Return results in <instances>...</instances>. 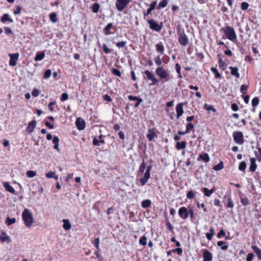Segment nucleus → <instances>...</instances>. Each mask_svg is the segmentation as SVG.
I'll use <instances>...</instances> for the list:
<instances>
[{"mask_svg": "<svg viewBox=\"0 0 261 261\" xmlns=\"http://www.w3.org/2000/svg\"><path fill=\"white\" fill-rule=\"evenodd\" d=\"M59 138L57 136H54L53 138V143L54 144V148L58 150H59Z\"/></svg>", "mask_w": 261, "mask_h": 261, "instance_id": "72a5a7b5", "label": "nucleus"}, {"mask_svg": "<svg viewBox=\"0 0 261 261\" xmlns=\"http://www.w3.org/2000/svg\"><path fill=\"white\" fill-rule=\"evenodd\" d=\"M187 142L186 141L177 142L175 145V147L178 150L185 149L186 147Z\"/></svg>", "mask_w": 261, "mask_h": 261, "instance_id": "bb28decb", "label": "nucleus"}, {"mask_svg": "<svg viewBox=\"0 0 261 261\" xmlns=\"http://www.w3.org/2000/svg\"><path fill=\"white\" fill-rule=\"evenodd\" d=\"M75 124L78 129L81 130H83L86 126L85 121L81 117H79L76 119Z\"/></svg>", "mask_w": 261, "mask_h": 261, "instance_id": "f8f14e48", "label": "nucleus"}, {"mask_svg": "<svg viewBox=\"0 0 261 261\" xmlns=\"http://www.w3.org/2000/svg\"><path fill=\"white\" fill-rule=\"evenodd\" d=\"M187 102H181L177 104L176 106L175 109L176 112V117L179 119L180 117L183 114L184 111L183 109V106L187 104Z\"/></svg>", "mask_w": 261, "mask_h": 261, "instance_id": "9b49d317", "label": "nucleus"}, {"mask_svg": "<svg viewBox=\"0 0 261 261\" xmlns=\"http://www.w3.org/2000/svg\"><path fill=\"white\" fill-rule=\"evenodd\" d=\"M241 202L243 205L247 206L250 204V201L247 198H241Z\"/></svg>", "mask_w": 261, "mask_h": 261, "instance_id": "8fccbe9b", "label": "nucleus"}, {"mask_svg": "<svg viewBox=\"0 0 261 261\" xmlns=\"http://www.w3.org/2000/svg\"><path fill=\"white\" fill-rule=\"evenodd\" d=\"M218 64L220 69L224 71L226 69L227 65L224 62L221 58L219 59Z\"/></svg>", "mask_w": 261, "mask_h": 261, "instance_id": "7c9ffc66", "label": "nucleus"}, {"mask_svg": "<svg viewBox=\"0 0 261 261\" xmlns=\"http://www.w3.org/2000/svg\"><path fill=\"white\" fill-rule=\"evenodd\" d=\"M26 174L28 177H34L36 175V172L32 170L28 171Z\"/></svg>", "mask_w": 261, "mask_h": 261, "instance_id": "bf43d9fd", "label": "nucleus"}, {"mask_svg": "<svg viewBox=\"0 0 261 261\" xmlns=\"http://www.w3.org/2000/svg\"><path fill=\"white\" fill-rule=\"evenodd\" d=\"M154 62L155 63V64L159 66H161V65L162 64V61L161 59L160 58V57L159 56L156 57L154 58Z\"/></svg>", "mask_w": 261, "mask_h": 261, "instance_id": "13d9d810", "label": "nucleus"}, {"mask_svg": "<svg viewBox=\"0 0 261 261\" xmlns=\"http://www.w3.org/2000/svg\"><path fill=\"white\" fill-rule=\"evenodd\" d=\"M258 152L255 151V155L259 162H261V148L257 147Z\"/></svg>", "mask_w": 261, "mask_h": 261, "instance_id": "a18cd8bd", "label": "nucleus"}, {"mask_svg": "<svg viewBox=\"0 0 261 261\" xmlns=\"http://www.w3.org/2000/svg\"><path fill=\"white\" fill-rule=\"evenodd\" d=\"M63 227L65 230H68L71 228V226L69 222V221L68 219H63Z\"/></svg>", "mask_w": 261, "mask_h": 261, "instance_id": "473e14b6", "label": "nucleus"}, {"mask_svg": "<svg viewBox=\"0 0 261 261\" xmlns=\"http://www.w3.org/2000/svg\"><path fill=\"white\" fill-rule=\"evenodd\" d=\"M247 167L246 163L245 161H242L239 166V169L240 171H244Z\"/></svg>", "mask_w": 261, "mask_h": 261, "instance_id": "79ce46f5", "label": "nucleus"}, {"mask_svg": "<svg viewBox=\"0 0 261 261\" xmlns=\"http://www.w3.org/2000/svg\"><path fill=\"white\" fill-rule=\"evenodd\" d=\"M201 191L203 192L204 196L209 197L215 192V190L214 188L210 190L204 187L201 189Z\"/></svg>", "mask_w": 261, "mask_h": 261, "instance_id": "aec40b11", "label": "nucleus"}, {"mask_svg": "<svg viewBox=\"0 0 261 261\" xmlns=\"http://www.w3.org/2000/svg\"><path fill=\"white\" fill-rule=\"evenodd\" d=\"M128 98L129 100H137V102L135 105V107H138L139 106V105L140 104V103L141 102H142V101H143L142 98H139L137 96H135L133 95H129L128 96Z\"/></svg>", "mask_w": 261, "mask_h": 261, "instance_id": "a878e982", "label": "nucleus"}, {"mask_svg": "<svg viewBox=\"0 0 261 261\" xmlns=\"http://www.w3.org/2000/svg\"><path fill=\"white\" fill-rule=\"evenodd\" d=\"M168 0H162V1H161L159 3V5L157 7V9H161L162 8H164L165 7H166L167 6V5H168Z\"/></svg>", "mask_w": 261, "mask_h": 261, "instance_id": "e433bc0d", "label": "nucleus"}, {"mask_svg": "<svg viewBox=\"0 0 261 261\" xmlns=\"http://www.w3.org/2000/svg\"><path fill=\"white\" fill-rule=\"evenodd\" d=\"M248 87V85H242L241 86V88H240V92H241V93L242 94H246V92L247 91Z\"/></svg>", "mask_w": 261, "mask_h": 261, "instance_id": "603ef678", "label": "nucleus"}, {"mask_svg": "<svg viewBox=\"0 0 261 261\" xmlns=\"http://www.w3.org/2000/svg\"><path fill=\"white\" fill-rule=\"evenodd\" d=\"M233 137L234 141L238 144H243L244 136L241 132H233Z\"/></svg>", "mask_w": 261, "mask_h": 261, "instance_id": "423d86ee", "label": "nucleus"}, {"mask_svg": "<svg viewBox=\"0 0 261 261\" xmlns=\"http://www.w3.org/2000/svg\"><path fill=\"white\" fill-rule=\"evenodd\" d=\"M102 48H103V51L106 54H110L111 53L110 49L108 47V46L106 44H105V43L103 44V45H102Z\"/></svg>", "mask_w": 261, "mask_h": 261, "instance_id": "680f3d73", "label": "nucleus"}, {"mask_svg": "<svg viewBox=\"0 0 261 261\" xmlns=\"http://www.w3.org/2000/svg\"><path fill=\"white\" fill-rule=\"evenodd\" d=\"M151 205V201L149 199L144 200L142 201L141 206L144 208H147L150 207Z\"/></svg>", "mask_w": 261, "mask_h": 261, "instance_id": "2f4dec72", "label": "nucleus"}, {"mask_svg": "<svg viewBox=\"0 0 261 261\" xmlns=\"http://www.w3.org/2000/svg\"><path fill=\"white\" fill-rule=\"evenodd\" d=\"M150 178V172L145 171L143 177L140 179L141 184L142 186H144L148 181L149 179Z\"/></svg>", "mask_w": 261, "mask_h": 261, "instance_id": "f3484780", "label": "nucleus"}, {"mask_svg": "<svg viewBox=\"0 0 261 261\" xmlns=\"http://www.w3.org/2000/svg\"><path fill=\"white\" fill-rule=\"evenodd\" d=\"M100 5L98 3H94L92 5V10L94 13H96L99 11Z\"/></svg>", "mask_w": 261, "mask_h": 261, "instance_id": "58836bf2", "label": "nucleus"}, {"mask_svg": "<svg viewBox=\"0 0 261 261\" xmlns=\"http://www.w3.org/2000/svg\"><path fill=\"white\" fill-rule=\"evenodd\" d=\"M51 75V70L50 69H47L43 75V79H49Z\"/></svg>", "mask_w": 261, "mask_h": 261, "instance_id": "c03bdc74", "label": "nucleus"}, {"mask_svg": "<svg viewBox=\"0 0 261 261\" xmlns=\"http://www.w3.org/2000/svg\"><path fill=\"white\" fill-rule=\"evenodd\" d=\"M45 57V53L44 51H42L41 53L38 54L36 55L34 60L35 61H41Z\"/></svg>", "mask_w": 261, "mask_h": 261, "instance_id": "c9c22d12", "label": "nucleus"}, {"mask_svg": "<svg viewBox=\"0 0 261 261\" xmlns=\"http://www.w3.org/2000/svg\"><path fill=\"white\" fill-rule=\"evenodd\" d=\"M227 207L229 208H232L234 206L233 202L230 197H228L227 199Z\"/></svg>", "mask_w": 261, "mask_h": 261, "instance_id": "4d7b16f0", "label": "nucleus"}, {"mask_svg": "<svg viewBox=\"0 0 261 261\" xmlns=\"http://www.w3.org/2000/svg\"><path fill=\"white\" fill-rule=\"evenodd\" d=\"M68 99V94L67 93H63L60 97L61 101H64Z\"/></svg>", "mask_w": 261, "mask_h": 261, "instance_id": "052dcab7", "label": "nucleus"}, {"mask_svg": "<svg viewBox=\"0 0 261 261\" xmlns=\"http://www.w3.org/2000/svg\"><path fill=\"white\" fill-rule=\"evenodd\" d=\"M178 42L180 45L185 46H186L189 43L188 37L186 35L184 30L178 35Z\"/></svg>", "mask_w": 261, "mask_h": 261, "instance_id": "0eeeda50", "label": "nucleus"}, {"mask_svg": "<svg viewBox=\"0 0 261 261\" xmlns=\"http://www.w3.org/2000/svg\"><path fill=\"white\" fill-rule=\"evenodd\" d=\"M223 29L225 35L228 39L233 42L237 39V35L233 28L227 26Z\"/></svg>", "mask_w": 261, "mask_h": 261, "instance_id": "7ed1b4c3", "label": "nucleus"}, {"mask_svg": "<svg viewBox=\"0 0 261 261\" xmlns=\"http://www.w3.org/2000/svg\"><path fill=\"white\" fill-rule=\"evenodd\" d=\"M16 222V219L14 218H10L8 217L6 220V224L7 225L10 226Z\"/></svg>", "mask_w": 261, "mask_h": 261, "instance_id": "de8ad7c7", "label": "nucleus"}, {"mask_svg": "<svg viewBox=\"0 0 261 261\" xmlns=\"http://www.w3.org/2000/svg\"><path fill=\"white\" fill-rule=\"evenodd\" d=\"M22 217L25 225L30 227L33 222V218L32 214L28 209H24L22 213Z\"/></svg>", "mask_w": 261, "mask_h": 261, "instance_id": "f257e3e1", "label": "nucleus"}, {"mask_svg": "<svg viewBox=\"0 0 261 261\" xmlns=\"http://www.w3.org/2000/svg\"><path fill=\"white\" fill-rule=\"evenodd\" d=\"M249 4L247 2H242L241 5V8L243 10H246L249 7Z\"/></svg>", "mask_w": 261, "mask_h": 261, "instance_id": "0e129e2a", "label": "nucleus"}, {"mask_svg": "<svg viewBox=\"0 0 261 261\" xmlns=\"http://www.w3.org/2000/svg\"><path fill=\"white\" fill-rule=\"evenodd\" d=\"M3 185L6 191L12 194L16 195V192L15 189L9 184L8 182H4Z\"/></svg>", "mask_w": 261, "mask_h": 261, "instance_id": "6ab92c4d", "label": "nucleus"}, {"mask_svg": "<svg viewBox=\"0 0 261 261\" xmlns=\"http://www.w3.org/2000/svg\"><path fill=\"white\" fill-rule=\"evenodd\" d=\"M200 160L203 161L205 163L208 162L210 161L208 154L206 153L200 154L198 158V161H199Z\"/></svg>", "mask_w": 261, "mask_h": 261, "instance_id": "cd10ccee", "label": "nucleus"}, {"mask_svg": "<svg viewBox=\"0 0 261 261\" xmlns=\"http://www.w3.org/2000/svg\"><path fill=\"white\" fill-rule=\"evenodd\" d=\"M99 238H95L92 242V244L96 248V249L99 251L100 250V249H99Z\"/></svg>", "mask_w": 261, "mask_h": 261, "instance_id": "37998d69", "label": "nucleus"}, {"mask_svg": "<svg viewBox=\"0 0 261 261\" xmlns=\"http://www.w3.org/2000/svg\"><path fill=\"white\" fill-rule=\"evenodd\" d=\"M187 198L189 199H192L195 197V194L194 192L192 190L189 191L186 195Z\"/></svg>", "mask_w": 261, "mask_h": 261, "instance_id": "864d4df0", "label": "nucleus"}, {"mask_svg": "<svg viewBox=\"0 0 261 261\" xmlns=\"http://www.w3.org/2000/svg\"><path fill=\"white\" fill-rule=\"evenodd\" d=\"M36 125V121L35 120H33L29 122L26 129L27 133L28 134H31L33 132Z\"/></svg>", "mask_w": 261, "mask_h": 261, "instance_id": "dca6fc26", "label": "nucleus"}, {"mask_svg": "<svg viewBox=\"0 0 261 261\" xmlns=\"http://www.w3.org/2000/svg\"><path fill=\"white\" fill-rule=\"evenodd\" d=\"M1 20L3 23H5L6 21H9L11 23L13 22V19L10 17L9 15L7 13H5L3 15Z\"/></svg>", "mask_w": 261, "mask_h": 261, "instance_id": "c85d7f7f", "label": "nucleus"}, {"mask_svg": "<svg viewBox=\"0 0 261 261\" xmlns=\"http://www.w3.org/2000/svg\"><path fill=\"white\" fill-rule=\"evenodd\" d=\"M189 215L191 218H193L195 216L194 210L193 207L190 208L188 210Z\"/></svg>", "mask_w": 261, "mask_h": 261, "instance_id": "69168bd1", "label": "nucleus"}, {"mask_svg": "<svg viewBox=\"0 0 261 261\" xmlns=\"http://www.w3.org/2000/svg\"><path fill=\"white\" fill-rule=\"evenodd\" d=\"M147 22L149 25V28L153 31L156 32H160L162 29L163 22H161L160 24H159L156 21L153 19H148Z\"/></svg>", "mask_w": 261, "mask_h": 261, "instance_id": "20e7f679", "label": "nucleus"}, {"mask_svg": "<svg viewBox=\"0 0 261 261\" xmlns=\"http://www.w3.org/2000/svg\"><path fill=\"white\" fill-rule=\"evenodd\" d=\"M144 74H145V75L147 77V79L150 81H151V83L149 84V85L150 86H153V85H154L155 84H156L158 82V79L155 77V75L153 74V73H152L150 71H149V70H145L144 71Z\"/></svg>", "mask_w": 261, "mask_h": 261, "instance_id": "6e6552de", "label": "nucleus"}, {"mask_svg": "<svg viewBox=\"0 0 261 261\" xmlns=\"http://www.w3.org/2000/svg\"><path fill=\"white\" fill-rule=\"evenodd\" d=\"M217 245L221 247V249L223 250H226L228 248V244L226 242L218 241L217 242Z\"/></svg>", "mask_w": 261, "mask_h": 261, "instance_id": "c756f323", "label": "nucleus"}, {"mask_svg": "<svg viewBox=\"0 0 261 261\" xmlns=\"http://www.w3.org/2000/svg\"><path fill=\"white\" fill-rule=\"evenodd\" d=\"M0 241L3 243H10L11 241L10 237L7 234L6 231H2L0 233Z\"/></svg>", "mask_w": 261, "mask_h": 261, "instance_id": "2eb2a0df", "label": "nucleus"}, {"mask_svg": "<svg viewBox=\"0 0 261 261\" xmlns=\"http://www.w3.org/2000/svg\"><path fill=\"white\" fill-rule=\"evenodd\" d=\"M203 261H211L213 258L212 253L207 250H204L203 251Z\"/></svg>", "mask_w": 261, "mask_h": 261, "instance_id": "a211bd4d", "label": "nucleus"}, {"mask_svg": "<svg viewBox=\"0 0 261 261\" xmlns=\"http://www.w3.org/2000/svg\"><path fill=\"white\" fill-rule=\"evenodd\" d=\"M176 72L178 73V77L182 79V76L181 74V67L178 63H176L175 65Z\"/></svg>", "mask_w": 261, "mask_h": 261, "instance_id": "a19ab883", "label": "nucleus"}, {"mask_svg": "<svg viewBox=\"0 0 261 261\" xmlns=\"http://www.w3.org/2000/svg\"><path fill=\"white\" fill-rule=\"evenodd\" d=\"M194 127V125L191 123H188L186 126V132L189 133L191 130L193 129Z\"/></svg>", "mask_w": 261, "mask_h": 261, "instance_id": "e2e57ef3", "label": "nucleus"}, {"mask_svg": "<svg viewBox=\"0 0 261 261\" xmlns=\"http://www.w3.org/2000/svg\"><path fill=\"white\" fill-rule=\"evenodd\" d=\"M211 70L215 74L216 78H219L221 76V74L218 72V70L215 67H212Z\"/></svg>", "mask_w": 261, "mask_h": 261, "instance_id": "49530a36", "label": "nucleus"}, {"mask_svg": "<svg viewBox=\"0 0 261 261\" xmlns=\"http://www.w3.org/2000/svg\"><path fill=\"white\" fill-rule=\"evenodd\" d=\"M229 69L230 70V73L232 75L234 76L236 78L239 79L240 76V73L238 72V68L237 67L230 66Z\"/></svg>", "mask_w": 261, "mask_h": 261, "instance_id": "b1692460", "label": "nucleus"}, {"mask_svg": "<svg viewBox=\"0 0 261 261\" xmlns=\"http://www.w3.org/2000/svg\"><path fill=\"white\" fill-rule=\"evenodd\" d=\"M112 73L114 75H117L118 76H120L121 75V73L120 71L116 68L113 69Z\"/></svg>", "mask_w": 261, "mask_h": 261, "instance_id": "338daca9", "label": "nucleus"}, {"mask_svg": "<svg viewBox=\"0 0 261 261\" xmlns=\"http://www.w3.org/2000/svg\"><path fill=\"white\" fill-rule=\"evenodd\" d=\"M146 137L149 141H152L154 138L157 137L154 128L148 129V133L146 135Z\"/></svg>", "mask_w": 261, "mask_h": 261, "instance_id": "ddd939ff", "label": "nucleus"}, {"mask_svg": "<svg viewBox=\"0 0 261 261\" xmlns=\"http://www.w3.org/2000/svg\"><path fill=\"white\" fill-rule=\"evenodd\" d=\"M50 20L53 23H56L58 21L57 15L55 12L51 13L49 15Z\"/></svg>", "mask_w": 261, "mask_h": 261, "instance_id": "f704fd0d", "label": "nucleus"}, {"mask_svg": "<svg viewBox=\"0 0 261 261\" xmlns=\"http://www.w3.org/2000/svg\"><path fill=\"white\" fill-rule=\"evenodd\" d=\"M259 103V98L258 97H254L251 101L252 107H256Z\"/></svg>", "mask_w": 261, "mask_h": 261, "instance_id": "ea45409f", "label": "nucleus"}, {"mask_svg": "<svg viewBox=\"0 0 261 261\" xmlns=\"http://www.w3.org/2000/svg\"><path fill=\"white\" fill-rule=\"evenodd\" d=\"M155 47L158 53H159L161 55H163L164 54L165 47L161 42L156 44Z\"/></svg>", "mask_w": 261, "mask_h": 261, "instance_id": "393cba45", "label": "nucleus"}, {"mask_svg": "<svg viewBox=\"0 0 261 261\" xmlns=\"http://www.w3.org/2000/svg\"><path fill=\"white\" fill-rule=\"evenodd\" d=\"M103 135H100L98 136V138H95L93 140V143L94 145L100 146V143L104 144L105 140L102 139Z\"/></svg>", "mask_w": 261, "mask_h": 261, "instance_id": "412c9836", "label": "nucleus"}, {"mask_svg": "<svg viewBox=\"0 0 261 261\" xmlns=\"http://www.w3.org/2000/svg\"><path fill=\"white\" fill-rule=\"evenodd\" d=\"M223 168V165L222 162L218 164L213 167L214 170H215V171H219Z\"/></svg>", "mask_w": 261, "mask_h": 261, "instance_id": "6e6d98bb", "label": "nucleus"}, {"mask_svg": "<svg viewBox=\"0 0 261 261\" xmlns=\"http://www.w3.org/2000/svg\"><path fill=\"white\" fill-rule=\"evenodd\" d=\"M139 244L143 246H145L147 244V238L145 236H142L139 240Z\"/></svg>", "mask_w": 261, "mask_h": 261, "instance_id": "09e8293b", "label": "nucleus"}, {"mask_svg": "<svg viewBox=\"0 0 261 261\" xmlns=\"http://www.w3.org/2000/svg\"><path fill=\"white\" fill-rule=\"evenodd\" d=\"M250 165L249 167V170L251 172H254L257 168V165L256 164V159L252 158L250 159Z\"/></svg>", "mask_w": 261, "mask_h": 261, "instance_id": "4be33fe9", "label": "nucleus"}, {"mask_svg": "<svg viewBox=\"0 0 261 261\" xmlns=\"http://www.w3.org/2000/svg\"><path fill=\"white\" fill-rule=\"evenodd\" d=\"M155 73L160 80H165V82L168 81V77L169 75V71L165 69L163 66H159L155 69Z\"/></svg>", "mask_w": 261, "mask_h": 261, "instance_id": "f03ea898", "label": "nucleus"}, {"mask_svg": "<svg viewBox=\"0 0 261 261\" xmlns=\"http://www.w3.org/2000/svg\"><path fill=\"white\" fill-rule=\"evenodd\" d=\"M127 42L126 41H122L121 42H118L115 43L116 46L118 48H122L125 46Z\"/></svg>", "mask_w": 261, "mask_h": 261, "instance_id": "5fc2aeb1", "label": "nucleus"}, {"mask_svg": "<svg viewBox=\"0 0 261 261\" xmlns=\"http://www.w3.org/2000/svg\"><path fill=\"white\" fill-rule=\"evenodd\" d=\"M130 2V0H116L115 6L117 10L122 12Z\"/></svg>", "mask_w": 261, "mask_h": 261, "instance_id": "39448f33", "label": "nucleus"}, {"mask_svg": "<svg viewBox=\"0 0 261 261\" xmlns=\"http://www.w3.org/2000/svg\"><path fill=\"white\" fill-rule=\"evenodd\" d=\"M178 213L179 217L184 220H186L189 217L188 210L185 206L180 207Z\"/></svg>", "mask_w": 261, "mask_h": 261, "instance_id": "9d476101", "label": "nucleus"}, {"mask_svg": "<svg viewBox=\"0 0 261 261\" xmlns=\"http://www.w3.org/2000/svg\"><path fill=\"white\" fill-rule=\"evenodd\" d=\"M145 168H146V164L144 162V160H143L142 164L140 165V166L139 167V170L141 173H143L144 172Z\"/></svg>", "mask_w": 261, "mask_h": 261, "instance_id": "3c124183", "label": "nucleus"}, {"mask_svg": "<svg viewBox=\"0 0 261 261\" xmlns=\"http://www.w3.org/2000/svg\"><path fill=\"white\" fill-rule=\"evenodd\" d=\"M10 61L9 64L10 66L14 67L16 65L17 61L19 57V54L17 53L15 54H9Z\"/></svg>", "mask_w": 261, "mask_h": 261, "instance_id": "1a4fd4ad", "label": "nucleus"}, {"mask_svg": "<svg viewBox=\"0 0 261 261\" xmlns=\"http://www.w3.org/2000/svg\"><path fill=\"white\" fill-rule=\"evenodd\" d=\"M113 24L112 23H109L107 25L103 28V33L105 35L108 36L111 34H113L114 32H112L111 30L113 28Z\"/></svg>", "mask_w": 261, "mask_h": 261, "instance_id": "4468645a", "label": "nucleus"}, {"mask_svg": "<svg viewBox=\"0 0 261 261\" xmlns=\"http://www.w3.org/2000/svg\"><path fill=\"white\" fill-rule=\"evenodd\" d=\"M156 4L157 2L154 1L153 3L150 4V7L147 9L146 12L144 13V16H146L148 15L151 14V12L155 9Z\"/></svg>", "mask_w": 261, "mask_h": 261, "instance_id": "5701e85b", "label": "nucleus"}, {"mask_svg": "<svg viewBox=\"0 0 261 261\" xmlns=\"http://www.w3.org/2000/svg\"><path fill=\"white\" fill-rule=\"evenodd\" d=\"M254 255L252 253H249L246 257V261H252L254 258Z\"/></svg>", "mask_w": 261, "mask_h": 261, "instance_id": "774afa93", "label": "nucleus"}, {"mask_svg": "<svg viewBox=\"0 0 261 261\" xmlns=\"http://www.w3.org/2000/svg\"><path fill=\"white\" fill-rule=\"evenodd\" d=\"M252 248L257 255L258 259H261V250L256 246H252Z\"/></svg>", "mask_w": 261, "mask_h": 261, "instance_id": "4c0bfd02", "label": "nucleus"}]
</instances>
